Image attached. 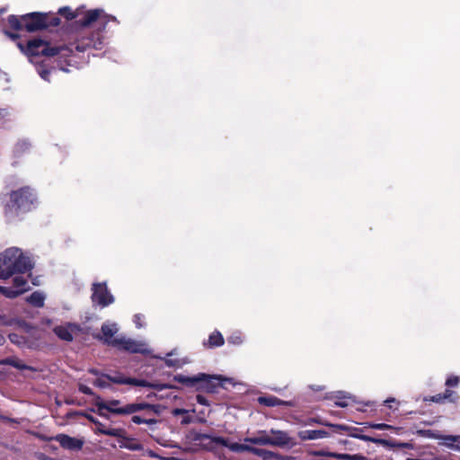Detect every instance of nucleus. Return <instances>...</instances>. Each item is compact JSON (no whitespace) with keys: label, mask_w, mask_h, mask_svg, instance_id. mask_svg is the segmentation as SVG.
Returning a JSON list of instances; mask_svg holds the SVG:
<instances>
[{"label":"nucleus","mask_w":460,"mask_h":460,"mask_svg":"<svg viewBox=\"0 0 460 460\" xmlns=\"http://www.w3.org/2000/svg\"><path fill=\"white\" fill-rule=\"evenodd\" d=\"M118 332L119 327L117 323L107 322L102 326V334L99 336V339L109 345H112L130 353L148 352V346L145 341L116 336Z\"/></svg>","instance_id":"f257e3e1"},{"label":"nucleus","mask_w":460,"mask_h":460,"mask_svg":"<svg viewBox=\"0 0 460 460\" xmlns=\"http://www.w3.org/2000/svg\"><path fill=\"white\" fill-rule=\"evenodd\" d=\"M31 261L17 248H9L0 254V279H6L15 273L31 270Z\"/></svg>","instance_id":"f03ea898"},{"label":"nucleus","mask_w":460,"mask_h":460,"mask_svg":"<svg viewBox=\"0 0 460 460\" xmlns=\"http://www.w3.org/2000/svg\"><path fill=\"white\" fill-rule=\"evenodd\" d=\"M108 381H111L115 384H125V385H137V386L154 387L159 391H161L166 387L165 385H152L144 380L128 378V377H125L121 375H117V376L101 375L93 381V384L99 387L104 388L108 385Z\"/></svg>","instance_id":"7ed1b4c3"},{"label":"nucleus","mask_w":460,"mask_h":460,"mask_svg":"<svg viewBox=\"0 0 460 460\" xmlns=\"http://www.w3.org/2000/svg\"><path fill=\"white\" fill-rule=\"evenodd\" d=\"M289 438L288 435L279 430H271L270 433L260 431L256 436L244 438V442L256 445H272L282 446L288 444Z\"/></svg>","instance_id":"20e7f679"},{"label":"nucleus","mask_w":460,"mask_h":460,"mask_svg":"<svg viewBox=\"0 0 460 460\" xmlns=\"http://www.w3.org/2000/svg\"><path fill=\"white\" fill-rule=\"evenodd\" d=\"M18 48L27 55L38 56L44 55L53 57L59 53L58 48L50 47L47 42L40 39H34L28 42L26 49L22 43H18Z\"/></svg>","instance_id":"39448f33"},{"label":"nucleus","mask_w":460,"mask_h":460,"mask_svg":"<svg viewBox=\"0 0 460 460\" xmlns=\"http://www.w3.org/2000/svg\"><path fill=\"white\" fill-rule=\"evenodd\" d=\"M174 379L180 383H182V384L188 385V386H194L199 382H204V381L210 382L212 380H217L222 383L227 382V383L233 384V381L231 378H226L222 376H208L206 374H199L198 376H191V377L185 376L182 375H178L174 377Z\"/></svg>","instance_id":"423d86ee"},{"label":"nucleus","mask_w":460,"mask_h":460,"mask_svg":"<svg viewBox=\"0 0 460 460\" xmlns=\"http://www.w3.org/2000/svg\"><path fill=\"white\" fill-rule=\"evenodd\" d=\"M28 288L27 280L22 276H15L13 278V287H0V292L6 297L13 298L27 291Z\"/></svg>","instance_id":"0eeeda50"},{"label":"nucleus","mask_w":460,"mask_h":460,"mask_svg":"<svg viewBox=\"0 0 460 460\" xmlns=\"http://www.w3.org/2000/svg\"><path fill=\"white\" fill-rule=\"evenodd\" d=\"M11 200L19 208L29 209L33 202V194L28 188H22L11 194Z\"/></svg>","instance_id":"6e6552de"},{"label":"nucleus","mask_w":460,"mask_h":460,"mask_svg":"<svg viewBox=\"0 0 460 460\" xmlns=\"http://www.w3.org/2000/svg\"><path fill=\"white\" fill-rule=\"evenodd\" d=\"M93 301L102 306H106L113 302V296L108 291L106 284H94L93 287Z\"/></svg>","instance_id":"1a4fd4ad"},{"label":"nucleus","mask_w":460,"mask_h":460,"mask_svg":"<svg viewBox=\"0 0 460 460\" xmlns=\"http://www.w3.org/2000/svg\"><path fill=\"white\" fill-rule=\"evenodd\" d=\"M25 29L28 31H35L47 26L44 16L41 13H31L22 17Z\"/></svg>","instance_id":"9d476101"},{"label":"nucleus","mask_w":460,"mask_h":460,"mask_svg":"<svg viewBox=\"0 0 460 460\" xmlns=\"http://www.w3.org/2000/svg\"><path fill=\"white\" fill-rule=\"evenodd\" d=\"M80 332V327L74 323H66L54 328L56 335L66 341H71Z\"/></svg>","instance_id":"9b49d317"},{"label":"nucleus","mask_w":460,"mask_h":460,"mask_svg":"<svg viewBox=\"0 0 460 460\" xmlns=\"http://www.w3.org/2000/svg\"><path fill=\"white\" fill-rule=\"evenodd\" d=\"M56 440L61 447L70 450H79L82 448L84 444L83 440L64 434L57 436Z\"/></svg>","instance_id":"f8f14e48"},{"label":"nucleus","mask_w":460,"mask_h":460,"mask_svg":"<svg viewBox=\"0 0 460 460\" xmlns=\"http://www.w3.org/2000/svg\"><path fill=\"white\" fill-rule=\"evenodd\" d=\"M120 404V402L118 400H112L108 402H97V407L99 411H108L110 412L115 413V414H123L125 415L124 411H126V405L124 406H119Z\"/></svg>","instance_id":"ddd939ff"},{"label":"nucleus","mask_w":460,"mask_h":460,"mask_svg":"<svg viewBox=\"0 0 460 460\" xmlns=\"http://www.w3.org/2000/svg\"><path fill=\"white\" fill-rule=\"evenodd\" d=\"M436 439L441 440V446L456 451H460V436H434Z\"/></svg>","instance_id":"4468645a"},{"label":"nucleus","mask_w":460,"mask_h":460,"mask_svg":"<svg viewBox=\"0 0 460 460\" xmlns=\"http://www.w3.org/2000/svg\"><path fill=\"white\" fill-rule=\"evenodd\" d=\"M222 444L226 447H227L231 451L233 452H244L249 451L253 453V450L255 447H252L247 444H241V443H227L225 440H222Z\"/></svg>","instance_id":"2eb2a0df"},{"label":"nucleus","mask_w":460,"mask_h":460,"mask_svg":"<svg viewBox=\"0 0 460 460\" xmlns=\"http://www.w3.org/2000/svg\"><path fill=\"white\" fill-rule=\"evenodd\" d=\"M152 406L148 403H129L126 404V411H124L125 415L132 414L134 412L143 411L146 409H150Z\"/></svg>","instance_id":"dca6fc26"},{"label":"nucleus","mask_w":460,"mask_h":460,"mask_svg":"<svg viewBox=\"0 0 460 460\" xmlns=\"http://www.w3.org/2000/svg\"><path fill=\"white\" fill-rule=\"evenodd\" d=\"M100 14H101L100 10L88 11L84 19L81 22L82 25H84V26L90 25L92 22H93L94 21H96L98 19Z\"/></svg>","instance_id":"f3484780"},{"label":"nucleus","mask_w":460,"mask_h":460,"mask_svg":"<svg viewBox=\"0 0 460 460\" xmlns=\"http://www.w3.org/2000/svg\"><path fill=\"white\" fill-rule=\"evenodd\" d=\"M28 302L35 306H42L44 303V296L40 293L35 292L31 294L28 298Z\"/></svg>","instance_id":"a211bd4d"},{"label":"nucleus","mask_w":460,"mask_h":460,"mask_svg":"<svg viewBox=\"0 0 460 460\" xmlns=\"http://www.w3.org/2000/svg\"><path fill=\"white\" fill-rule=\"evenodd\" d=\"M97 432L105 434L111 437H119L120 435V430L117 429H106L101 423H98Z\"/></svg>","instance_id":"6ab92c4d"},{"label":"nucleus","mask_w":460,"mask_h":460,"mask_svg":"<svg viewBox=\"0 0 460 460\" xmlns=\"http://www.w3.org/2000/svg\"><path fill=\"white\" fill-rule=\"evenodd\" d=\"M224 343L223 336L220 332H214L209 336L208 345L210 347L221 346Z\"/></svg>","instance_id":"aec40b11"},{"label":"nucleus","mask_w":460,"mask_h":460,"mask_svg":"<svg viewBox=\"0 0 460 460\" xmlns=\"http://www.w3.org/2000/svg\"><path fill=\"white\" fill-rule=\"evenodd\" d=\"M306 434L304 438L307 439H320L327 437V432L324 430H309Z\"/></svg>","instance_id":"412c9836"},{"label":"nucleus","mask_w":460,"mask_h":460,"mask_svg":"<svg viewBox=\"0 0 460 460\" xmlns=\"http://www.w3.org/2000/svg\"><path fill=\"white\" fill-rule=\"evenodd\" d=\"M253 454L261 456L263 460H272L277 458L276 455L272 452L264 449L254 448Z\"/></svg>","instance_id":"4be33fe9"},{"label":"nucleus","mask_w":460,"mask_h":460,"mask_svg":"<svg viewBox=\"0 0 460 460\" xmlns=\"http://www.w3.org/2000/svg\"><path fill=\"white\" fill-rule=\"evenodd\" d=\"M4 364L11 365L18 369H29L30 367L26 366L22 360L17 358H8L4 361Z\"/></svg>","instance_id":"5701e85b"},{"label":"nucleus","mask_w":460,"mask_h":460,"mask_svg":"<svg viewBox=\"0 0 460 460\" xmlns=\"http://www.w3.org/2000/svg\"><path fill=\"white\" fill-rule=\"evenodd\" d=\"M374 441L376 443H379L384 446L397 447H402V448H411L412 447L411 445L409 443H391L388 440H385V439H377V440H374Z\"/></svg>","instance_id":"b1692460"},{"label":"nucleus","mask_w":460,"mask_h":460,"mask_svg":"<svg viewBox=\"0 0 460 460\" xmlns=\"http://www.w3.org/2000/svg\"><path fill=\"white\" fill-rule=\"evenodd\" d=\"M59 13L67 19H73L80 15V9H77L75 13H73L68 7H63L59 9Z\"/></svg>","instance_id":"393cba45"},{"label":"nucleus","mask_w":460,"mask_h":460,"mask_svg":"<svg viewBox=\"0 0 460 460\" xmlns=\"http://www.w3.org/2000/svg\"><path fill=\"white\" fill-rule=\"evenodd\" d=\"M452 395H453V392H452V391H450V390H447L443 395H441V394H438V395H436V396H433V397L431 398V401H432V402H441L443 400H445V399H448V398H450Z\"/></svg>","instance_id":"a878e982"},{"label":"nucleus","mask_w":460,"mask_h":460,"mask_svg":"<svg viewBox=\"0 0 460 460\" xmlns=\"http://www.w3.org/2000/svg\"><path fill=\"white\" fill-rule=\"evenodd\" d=\"M8 23L10 24L11 27H13V29H16V30H19L22 28V24H21L18 17H16L14 15L9 16Z\"/></svg>","instance_id":"bb28decb"},{"label":"nucleus","mask_w":460,"mask_h":460,"mask_svg":"<svg viewBox=\"0 0 460 460\" xmlns=\"http://www.w3.org/2000/svg\"><path fill=\"white\" fill-rule=\"evenodd\" d=\"M370 427L372 429H394V430H397L396 428L391 426V425H388V424H385V423H373V424H370Z\"/></svg>","instance_id":"cd10ccee"},{"label":"nucleus","mask_w":460,"mask_h":460,"mask_svg":"<svg viewBox=\"0 0 460 460\" xmlns=\"http://www.w3.org/2000/svg\"><path fill=\"white\" fill-rule=\"evenodd\" d=\"M317 455H320V456H332V457H334V458H338V459H349L350 458L348 455H344V454L319 452V453H317Z\"/></svg>","instance_id":"c85d7f7f"},{"label":"nucleus","mask_w":460,"mask_h":460,"mask_svg":"<svg viewBox=\"0 0 460 460\" xmlns=\"http://www.w3.org/2000/svg\"><path fill=\"white\" fill-rule=\"evenodd\" d=\"M259 402L261 403H264L266 405L272 406V405L277 404L278 400L273 397H270V398L261 397V398H259Z\"/></svg>","instance_id":"c756f323"},{"label":"nucleus","mask_w":460,"mask_h":460,"mask_svg":"<svg viewBox=\"0 0 460 460\" xmlns=\"http://www.w3.org/2000/svg\"><path fill=\"white\" fill-rule=\"evenodd\" d=\"M350 401H351V397L350 396H345V397L340 398L336 402V404L338 406H341V407H347L349 404Z\"/></svg>","instance_id":"7c9ffc66"},{"label":"nucleus","mask_w":460,"mask_h":460,"mask_svg":"<svg viewBox=\"0 0 460 460\" xmlns=\"http://www.w3.org/2000/svg\"><path fill=\"white\" fill-rule=\"evenodd\" d=\"M186 361L181 359H166V364L169 367H181Z\"/></svg>","instance_id":"2f4dec72"},{"label":"nucleus","mask_w":460,"mask_h":460,"mask_svg":"<svg viewBox=\"0 0 460 460\" xmlns=\"http://www.w3.org/2000/svg\"><path fill=\"white\" fill-rule=\"evenodd\" d=\"M459 377L458 376H451L447 379L446 385L447 386H456L459 384Z\"/></svg>","instance_id":"473e14b6"},{"label":"nucleus","mask_w":460,"mask_h":460,"mask_svg":"<svg viewBox=\"0 0 460 460\" xmlns=\"http://www.w3.org/2000/svg\"><path fill=\"white\" fill-rule=\"evenodd\" d=\"M79 390L82 393L86 394H93L91 388H89L88 386H86V385H84L83 384L79 385Z\"/></svg>","instance_id":"72a5a7b5"},{"label":"nucleus","mask_w":460,"mask_h":460,"mask_svg":"<svg viewBox=\"0 0 460 460\" xmlns=\"http://www.w3.org/2000/svg\"><path fill=\"white\" fill-rule=\"evenodd\" d=\"M142 318L143 317L140 314L135 315L134 322H135L137 327H138V328L143 326V323H142L143 319Z\"/></svg>","instance_id":"f704fd0d"},{"label":"nucleus","mask_w":460,"mask_h":460,"mask_svg":"<svg viewBox=\"0 0 460 460\" xmlns=\"http://www.w3.org/2000/svg\"><path fill=\"white\" fill-rule=\"evenodd\" d=\"M8 111L4 109H0V121L4 120L8 116Z\"/></svg>","instance_id":"c9c22d12"},{"label":"nucleus","mask_w":460,"mask_h":460,"mask_svg":"<svg viewBox=\"0 0 460 460\" xmlns=\"http://www.w3.org/2000/svg\"><path fill=\"white\" fill-rule=\"evenodd\" d=\"M132 421L137 423V424H141V423H144L145 422V420H143L142 418H140L139 416H133L132 417Z\"/></svg>","instance_id":"e433bc0d"},{"label":"nucleus","mask_w":460,"mask_h":460,"mask_svg":"<svg viewBox=\"0 0 460 460\" xmlns=\"http://www.w3.org/2000/svg\"><path fill=\"white\" fill-rule=\"evenodd\" d=\"M187 412V411L183 410V409H174L172 411V414L177 416V415H180V414H185Z\"/></svg>","instance_id":"4c0bfd02"},{"label":"nucleus","mask_w":460,"mask_h":460,"mask_svg":"<svg viewBox=\"0 0 460 460\" xmlns=\"http://www.w3.org/2000/svg\"><path fill=\"white\" fill-rule=\"evenodd\" d=\"M230 341L234 344H238L241 342V338L239 336H232Z\"/></svg>","instance_id":"58836bf2"},{"label":"nucleus","mask_w":460,"mask_h":460,"mask_svg":"<svg viewBox=\"0 0 460 460\" xmlns=\"http://www.w3.org/2000/svg\"><path fill=\"white\" fill-rule=\"evenodd\" d=\"M330 426L332 427L335 429V431L347 429L346 427L341 426V425H330Z\"/></svg>","instance_id":"ea45409f"},{"label":"nucleus","mask_w":460,"mask_h":460,"mask_svg":"<svg viewBox=\"0 0 460 460\" xmlns=\"http://www.w3.org/2000/svg\"><path fill=\"white\" fill-rule=\"evenodd\" d=\"M49 72L47 70H41L40 72V76L43 78V79H47V75H48Z\"/></svg>","instance_id":"a19ab883"},{"label":"nucleus","mask_w":460,"mask_h":460,"mask_svg":"<svg viewBox=\"0 0 460 460\" xmlns=\"http://www.w3.org/2000/svg\"><path fill=\"white\" fill-rule=\"evenodd\" d=\"M426 435L429 438H435L434 436H440L439 434L433 433L432 431H426Z\"/></svg>","instance_id":"79ce46f5"},{"label":"nucleus","mask_w":460,"mask_h":460,"mask_svg":"<svg viewBox=\"0 0 460 460\" xmlns=\"http://www.w3.org/2000/svg\"><path fill=\"white\" fill-rule=\"evenodd\" d=\"M197 400L201 404H205L206 403V400L202 396H198Z\"/></svg>","instance_id":"37998d69"},{"label":"nucleus","mask_w":460,"mask_h":460,"mask_svg":"<svg viewBox=\"0 0 460 460\" xmlns=\"http://www.w3.org/2000/svg\"><path fill=\"white\" fill-rule=\"evenodd\" d=\"M11 39L13 40H15L18 38V35L17 34H13V33H6Z\"/></svg>","instance_id":"c03bdc74"},{"label":"nucleus","mask_w":460,"mask_h":460,"mask_svg":"<svg viewBox=\"0 0 460 460\" xmlns=\"http://www.w3.org/2000/svg\"><path fill=\"white\" fill-rule=\"evenodd\" d=\"M144 423L153 424V423H155V420H145Z\"/></svg>","instance_id":"a18cd8bd"},{"label":"nucleus","mask_w":460,"mask_h":460,"mask_svg":"<svg viewBox=\"0 0 460 460\" xmlns=\"http://www.w3.org/2000/svg\"><path fill=\"white\" fill-rule=\"evenodd\" d=\"M4 338L0 334V345L4 343Z\"/></svg>","instance_id":"49530a36"},{"label":"nucleus","mask_w":460,"mask_h":460,"mask_svg":"<svg viewBox=\"0 0 460 460\" xmlns=\"http://www.w3.org/2000/svg\"><path fill=\"white\" fill-rule=\"evenodd\" d=\"M394 402V399H390V400H386L385 401L386 403H389V402Z\"/></svg>","instance_id":"de8ad7c7"},{"label":"nucleus","mask_w":460,"mask_h":460,"mask_svg":"<svg viewBox=\"0 0 460 460\" xmlns=\"http://www.w3.org/2000/svg\"><path fill=\"white\" fill-rule=\"evenodd\" d=\"M91 372L94 375H97V372L95 370H92Z\"/></svg>","instance_id":"09e8293b"}]
</instances>
